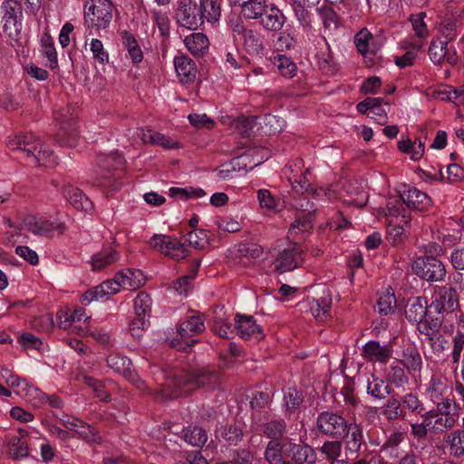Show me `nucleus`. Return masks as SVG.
I'll return each mask as SVG.
<instances>
[{
	"label": "nucleus",
	"instance_id": "nucleus-1",
	"mask_svg": "<svg viewBox=\"0 0 464 464\" xmlns=\"http://www.w3.org/2000/svg\"><path fill=\"white\" fill-rule=\"evenodd\" d=\"M218 378V372L214 366L176 370L152 392L158 400H172L188 395L191 391L201 386L215 383Z\"/></svg>",
	"mask_w": 464,
	"mask_h": 464
},
{
	"label": "nucleus",
	"instance_id": "nucleus-2",
	"mask_svg": "<svg viewBox=\"0 0 464 464\" xmlns=\"http://www.w3.org/2000/svg\"><path fill=\"white\" fill-rule=\"evenodd\" d=\"M8 147L32 163L44 167H53L57 163L52 150L32 134L14 137L8 141Z\"/></svg>",
	"mask_w": 464,
	"mask_h": 464
},
{
	"label": "nucleus",
	"instance_id": "nucleus-3",
	"mask_svg": "<svg viewBox=\"0 0 464 464\" xmlns=\"http://www.w3.org/2000/svg\"><path fill=\"white\" fill-rule=\"evenodd\" d=\"M3 32L11 39L17 41L22 31L23 7L15 0H5L0 6Z\"/></svg>",
	"mask_w": 464,
	"mask_h": 464
},
{
	"label": "nucleus",
	"instance_id": "nucleus-4",
	"mask_svg": "<svg viewBox=\"0 0 464 464\" xmlns=\"http://www.w3.org/2000/svg\"><path fill=\"white\" fill-rule=\"evenodd\" d=\"M411 269L416 276L428 282L442 281L447 273L444 264L435 256L417 257Z\"/></svg>",
	"mask_w": 464,
	"mask_h": 464
},
{
	"label": "nucleus",
	"instance_id": "nucleus-5",
	"mask_svg": "<svg viewBox=\"0 0 464 464\" xmlns=\"http://www.w3.org/2000/svg\"><path fill=\"white\" fill-rule=\"evenodd\" d=\"M204 329V321L202 320L201 316L192 315L179 324L177 330L179 338H173L170 340L169 346L179 351L187 352L188 348H190L198 342V340H186L194 336V334L202 333Z\"/></svg>",
	"mask_w": 464,
	"mask_h": 464
},
{
	"label": "nucleus",
	"instance_id": "nucleus-6",
	"mask_svg": "<svg viewBox=\"0 0 464 464\" xmlns=\"http://www.w3.org/2000/svg\"><path fill=\"white\" fill-rule=\"evenodd\" d=\"M54 119L59 125L56 133L58 141L68 147H73L77 143L76 121L73 116V109L65 108L54 114Z\"/></svg>",
	"mask_w": 464,
	"mask_h": 464
},
{
	"label": "nucleus",
	"instance_id": "nucleus-7",
	"mask_svg": "<svg viewBox=\"0 0 464 464\" xmlns=\"http://www.w3.org/2000/svg\"><path fill=\"white\" fill-rule=\"evenodd\" d=\"M177 23L185 28L196 30L204 23L198 3L193 0H180L176 11Z\"/></svg>",
	"mask_w": 464,
	"mask_h": 464
},
{
	"label": "nucleus",
	"instance_id": "nucleus-8",
	"mask_svg": "<svg viewBox=\"0 0 464 464\" xmlns=\"http://www.w3.org/2000/svg\"><path fill=\"white\" fill-rule=\"evenodd\" d=\"M459 307V295L456 288L450 285H444L437 288L435 299L430 305V308L438 314H452Z\"/></svg>",
	"mask_w": 464,
	"mask_h": 464
},
{
	"label": "nucleus",
	"instance_id": "nucleus-9",
	"mask_svg": "<svg viewBox=\"0 0 464 464\" xmlns=\"http://www.w3.org/2000/svg\"><path fill=\"white\" fill-rule=\"evenodd\" d=\"M347 420L340 414L332 411L321 412L316 420V428L320 432L332 438H342L347 428Z\"/></svg>",
	"mask_w": 464,
	"mask_h": 464
},
{
	"label": "nucleus",
	"instance_id": "nucleus-10",
	"mask_svg": "<svg viewBox=\"0 0 464 464\" xmlns=\"http://www.w3.org/2000/svg\"><path fill=\"white\" fill-rule=\"evenodd\" d=\"M150 246L175 260L185 258L188 253L178 239L165 235H155L149 241Z\"/></svg>",
	"mask_w": 464,
	"mask_h": 464
},
{
	"label": "nucleus",
	"instance_id": "nucleus-11",
	"mask_svg": "<svg viewBox=\"0 0 464 464\" xmlns=\"http://www.w3.org/2000/svg\"><path fill=\"white\" fill-rule=\"evenodd\" d=\"M85 17L92 26L105 28L112 20V4L109 0H92Z\"/></svg>",
	"mask_w": 464,
	"mask_h": 464
},
{
	"label": "nucleus",
	"instance_id": "nucleus-12",
	"mask_svg": "<svg viewBox=\"0 0 464 464\" xmlns=\"http://www.w3.org/2000/svg\"><path fill=\"white\" fill-rule=\"evenodd\" d=\"M24 225L30 232L34 235L53 237L54 232L62 235L65 229L63 223H57L48 220L44 218L35 216H27L24 219Z\"/></svg>",
	"mask_w": 464,
	"mask_h": 464
},
{
	"label": "nucleus",
	"instance_id": "nucleus-13",
	"mask_svg": "<svg viewBox=\"0 0 464 464\" xmlns=\"http://www.w3.org/2000/svg\"><path fill=\"white\" fill-rule=\"evenodd\" d=\"M27 434L26 430L19 429L5 436L4 441L7 448L8 455L12 459H18L28 456Z\"/></svg>",
	"mask_w": 464,
	"mask_h": 464
},
{
	"label": "nucleus",
	"instance_id": "nucleus-14",
	"mask_svg": "<svg viewBox=\"0 0 464 464\" xmlns=\"http://www.w3.org/2000/svg\"><path fill=\"white\" fill-rule=\"evenodd\" d=\"M303 262L302 250L298 245L294 244L290 248L280 252L275 261L276 269L280 273L292 271Z\"/></svg>",
	"mask_w": 464,
	"mask_h": 464
},
{
	"label": "nucleus",
	"instance_id": "nucleus-15",
	"mask_svg": "<svg viewBox=\"0 0 464 464\" xmlns=\"http://www.w3.org/2000/svg\"><path fill=\"white\" fill-rule=\"evenodd\" d=\"M314 214L313 212H308L297 218L290 225L288 238L293 240L294 244L299 245L301 242L305 240L306 234H308L314 227Z\"/></svg>",
	"mask_w": 464,
	"mask_h": 464
},
{
	"label": "nucleus",
	"instance_id": "nucleus-16",
	"mask_svg": "<svg viewBox=\"0 0 464 464\" xmlns=\"http://www.w3.org/2000/svg\"><path fill=\"white\" fill-rule=\"evenodd\" d=\"M392 345H381L378 341H370L366 343L362 351V356L371 362L386 363L392 357Z\"/></svg>",
	"mask_w": 464,
	"mask_h": 464
},
{
	"label": "nucleus",
	"instance_id": "nucleus-17",
	"mask_svg": "<svg viewBox=\"0 0 464 464\" xmlns=\"http://www.w3.org/2000/svg\"><path fill=\"white\" fill-rule=\"evenodd\" d=\"M236 328L240 337L260 341L265 337L262 328L251 315H236Z\"/></svg>",
	"mask_w": 464,
	"mask_h": 464
},
{
	"label": "nucleus",
	"instance_id": "nucleus-18",
	"mask_svg": "<svg viewBox=\"0 0 464 464\" xmlns=\"http://www.w3.org/2000/svg\"><path fill=\"white\" fill-rule=\"evenodd\" d=\"M343 438L345 450L352 453L357 454L364 444L362 428L356 422H348Z\"/></svg>",
	"mask_w": 464,
	"mask_h": 464
},
{
	"label": "nucleus",
	"instance_id": "nucleus-19",
	"mask_svg": "<svg viewBox=\"0 0 464 464\" xmlns=\"http://www.w3.org/2000/svg\"><path fill=\"white\" fill-rule=\"evenodd\" d=\"M401 198L405 205L417 211L427 210L430 206V198L428 195L416 188H409L401 193Z\"/></svg>",
	"mask_w": 464,
	"mask_h": 464
},
{
	"label": "nucleus",
	"instance_id": "nucleus-20",
	"mask_svg": "<svg viewBox=\"0 0 464 464\" xmlns=\"http://www.w3.org/2000/svg\"><path fill=\"white\" fill-rule=\"evenodd\" d=\"M259 19L264 28L276 32L282 29L285 17L277 6L274 4H269Z\"/></svg>",
	"mask_w": 464,
	"mask_h": 464
},
{
	"label": "nucleus",
	"instance_id": "nucleus-21",
	"mask_svg": "<svg viewBox=\"0 0 464 464\" xmlns=\"http://www.w3.org/2000/svg\"><path fill=\"white\" fill-rule=\"evenodd\" d=\"M427 311V301L422 297H416L408 301L405 316L409 321L419 324L426 319Z\"/></svg>",
	"mask_w": 464,
	"mask_h": 464
},
{
	"label": "nucleus",
	"instance_id": "nucleus-22",
	"mask_svg": "<svg viewBox=\"0 0 464 464\" xmlns=\"http://www.w3.org/2000/svg\"><path fill=\"white\" fill-rule=\"evenodd\" d=\"M175 70L180 82H192L196 79L197 69L193 61L187 56H179L174 60Z\"/></svg>",
	"mask_w": 464,
	"mask_h": 464
},
{
	"label": "nucleus",
	"instance_id": "nucleus-23",
	"mask_svg": "<svg viewBox=\"0 0 464 464\" xmlns=\"http://www.w3.org/2000/svg\"><path fill=\"white\" fill-rule=\"evenodd\" d=\"M64 197L77 210L90 212L93 208L92 202L82 195V192L75 187L67 186L63 189Z\"/></svg>",
	"mask_w": 464,
	"mask_h": 464
},
{
	"label": "nucleus",
	"instance_id": "nucleus-24",
	"mask_svg": "<svg viewBox=\"0 0 464 464\" xmlns=\"http://www.w3.org/2000/svg\"><path fill=\"white\" fill-rule=\"evenodd\" d=\"M289 452L293 464H313L316 459L314 450L308 445L290 443Z\"/></svg>",
	"mask_w": 464,
	"mask_h": 464
},
{
	"label": "nucleus",
	"instance_id": "nucleus-25",
	"mask_svg": "<svg viewBox=\"0 0 464 464\" xmlns=\"http://www.w3.org/2000/svg\"><path fill=\"white\" fill-rule=\"evenodd\" d=\"M107 364L110 368L118 373L122 374L131 382H136L138 379L130 371V361L119 354H111L107 358Z\"/></svg>",
	"mask_w": 464,
	"mask_h": 464
},
{
	"label": "nucleus",
	"instance_id": "nucleus-26",
	"mask_svg": "<svg viewBox=\"0 0 464 464\" xmlns=\"http://www.w3.org/2000/svg\"><path fill=\"white\" fill-rule=\"evenodd\" d=\"M116 278L119 280L123 289L136 290L142 285V273L139 270L126 269L124 271L118 272Z\"/></svg>",
	"mask_w": 464,
	"mask_h": 464
},
{
	"label": "nucleus",
	"instance_id": "nucleus-27",
	"mask_svg": "<svg viewBox=\"0 0 464 464\" xmlns=\"http://www.w3.org/2000/svg\"><path fill=\"white\" fill-rule=\"evenodd\" d=\"M198 7L204 20L212 23L217 22L221 14L218 0H198Z\"/></svg>",
	"mask_w": 464,
	"mask_h": 464
},
{
	"label": "nucleus",
	"instance_id": "nucleus-28",
	"mask_svg": "<svg viewBox=\"0 0 464 464\" xmlns=\"http://www.w3.org/2000/svg\"><path fill=\"white\" fill-rule=\"evenodd\" d=\"M425 17L426 14L424 12H420L416 14H411L410 18L415 34L420 39V41L411 44L413 49L416 50H419L422 47V40L425 39L429 34V31L424 22Z\"/></svg>",
	"mask_w": 464,
	"mask_h": 464
},
{
	"label": "nucleus",
	"instance_id": "nucleus-29",
	"mask_svg": "<svg viewBox=\"0 0 464 464\" xmlns=\"http://www.w3.org/2000/svg\"><path fill=\"white\" fill-rule=\"evenodd\" d=\"M184 44L193 55H199L208 49V39L201 33H193L185 38Z\"/></svg>",
	"mask_w": 464,
	"mask_h": 464
},
{
	"label": "nucleus",
	"instance_id": "nucleus-30",
	"mask_svg": "<svg viewBox=\"0 0 464 464\" xmlns=\"http://www.w3.org/2000/svg\"><path fill=\"white\" fill-rule=\"evenodd\" d=\"M331 304L332 299L329 295L322 296L317 300H314L311 304V312L314 317L321 322L326 321L331 317Z\"/></svg>",
	"mask_w": 464,
	"mask_h": 464
},
{
	"label": "nucleus",
	"instance_id": "nucleus-31",
	"mask_svg": "<svg viewBox=\"0 0 464 464\" xmlns=\"http://www.w3.org/2000/svg\"><path fill=\"white\" fill-rule=\"evenodd\" d=\"M242 15L249 20H256L262 17V14L267 6L266 0H246L239 5Z\"/></svg>",
	"mask_w": 464,
	"mask_h": 464
},
{
	"label": "nucleus",
	"instance_id": "nucleus-32",
	"mask_svg": "<svg viewBox=\"0 0 464 464\" xmlns=\"http://www.w3.org/2000/svg\"><path fill=\"white\" fill-rule=\"evenodd\" d=\"M121 39L122 44L125 49L128 51L132 63L134 64L140 63L143 59V53L138 44V41L128 31L121 33Z\"/></svg>",
	"mask_w": 464,
	"mask_h": 464
},
{
	"label": "nucleus",
	"instance_id": "nucleus-33",
	"mask_svg": "<svg viewBox=\"0 0 464 464\" xmlns=\"http://www.w3.org/2000/svg\"><path fill=\"white\" fill-rule=\"evenodd\" d=\"M241 40L244 48L248 53L257 54L264 48L261 34L256 30L250 29L245 32V35Z\"/></svg>",
	"mask_w": 464,
	"mask_h": 464
},
{
	"label": "nucleus",
	"instance_id": "nucleus-34",
	"mask_svg": "<svg viewBox=\"0 0 464 464\" xmlns=\"http://www.w3.org/2000/svg\"><path fill=\"white\" fill-rule=\"evenodd\" d=\"M450 454L456 458L464 456V430H456L450 432L446 440Z\"/></svg>",
	"mask_w": 464,
	"mask_h": 464
},
{
	"label": "nucleus",
	"instance_id": "nucleus-35",
	"mask_svg": "<svg viewBox=\"0 0 464 464\" xmlns=\"http://www.w3.org/2000/svg\"><path fill=\"white\" fill-rule=\"evenodd\" d=\"M286 429V424L284 420H272L264 423L262 431L264 434L270 438L272 440L279 441L283 438Z\"/></svg>",
	"mask_w": 464,
	"mask_h": 464
},
{
	"label": "nucleus",
	"instance_id": "nucleus-36",
	"mask_svg": "<svg viewBox=\"0 0 464 464\" xmlns=\"http://www.w3.org/2000/svg\"><path fill=\"white\" fill-rule=\"evenodd\" d=\"M118 260V253L111 247L106 248L92 257V267L94 270L102 269L107 266H111Z\"/></svg>",
	"mask_w": 464,
	"mask_h": 464
},
{
	"label": "nucleus",
	"instance_id": "nucleus-37",
	"mask_svg": "<svg viewBox=\"0 0 464 464\" xmlns=\"http://www.w3.org/2000/svg\"><path fill=\"white\" fill-rule=\"evenodd\" d=\"M367 392L374 398L384 399L390 394L391 387L383 380L372 375L368 379Z\"/></svg>",
	"mask_w": 464,
	"mask_h": 464
},
{
	"label": "nucleus",
	"instance_id": "nucleus-38",
	"mask_svg": "<svg viewBox=\"0 0 464 464\" xmlns=\"http://www.w3.org/2000/svg\"><path fill=\"white\" fill-rule=\"evenodd\" d=\"M320 451L324 454L328 459L333 460L331 464H348L344 460H338L342 452V442L339 440L325 441L320 448Z\"/></svg>",
	"mask_w": 464,
	"mask_h": 464
},
{
	"label": "nucleus",
	"instance_id": "nucleus-39",
	"mask_svg": "<svg viewBox=\"0 0 464 464\" xmlns=\"http://www.w3.org/2000/svg\"><path fill=\"white\" fill-rule=\"evenodd\" d=\"M372 41V35L366 29L361 30L354 37L356 48L362 54H366L368 53L374 54L376 53L372 43H371Z\"/></svg>",
	"mask_w": 464,
	"mask_h": 464
},
{
	"label": "nucleus",
	"instance_id": "nucleus-40",
	"mask_svg": "<svg viewBox=\"0 0 464 464\" xmlns=\"http://www.w3.org/2000/svg\"><path fill=\"white\" fill-rule=\"evenodd\" d=\"M458 18H444L438 26V31L440 35L444 38L443 41L450 42L453 41L457 36L458 28Z\"/></svg>",
	"mask_w": 464,
	"mask_h": 464
},
{
	"label": "nucleus",
	"instance_id": "nucleus-41",
	"mask_svg": "<svg viewBox=\"0 0 464 464\" xmlns=\"http://www.w3.org/2000/svg\"><path fill=\"white\" fill-rule=\"evenodd\" d=\"M442 318L436 317L428 319L420 322L417 324V329L420 334H424L428 341L430 340V337L435 336L438 333H440V328L441 326Z\"/></svg>",
	"mask_w": 464,
	"mask_h": 464
},
{
	"label": "nucleus",
	"instance_id": "nucleus-42",
	"mask_svg": "<svg viewBox=\"0 0 464 464\" xmlns=\"http://www.w3.org/2000/svg\"><path fill=\"white\" fill-rule=\"evenodd\" d=\"M395 305L396 299L394 294L387 290L386 293L379 297L375 309L381 315H388L393 312Z\"/></svg>",
	"mask_w": 464,
	"mask_h": 464
},
{
	"label": "nucleus",
	"instance_id": "nucleus-43",
	"mask_svg": "<svg viewBox=\"0 0 464 464\" xmlns=\"http://www.w3.org/2000/svg\"><path fill=\"white\" fill-rule=\"evenodd\" d=\"M185 440L192 446L201 447L208 439L207 432L200 427L188 428L184 433Z\"/></svg>",
	"mask_w": 464,
	"mask_h": 464
},
{
	"label": "nucleus",
	"instance_id": "nucleus-44",
	"mask_svg": "<svg viewBox=\"0 0 464 464\" xmlns=\"http://www.w3.org/2000/svg\"><path fill=\"white\" fill-rule=\"evenodd\" d=\"M41 45L43 48V53L48 59L50 63L51 68L57 67L58 60H57V53L56 50L53 45V41L51 37V35L47 33L44 34L41 39Z\"/></svg>",
	"mask_w": 464,
	"mask_h": 464
},
{
	"label": "nucleus",
	"instance_id": "nucleus-45",
	"mask_svg": "<svg viewBox=\"0 0 464 464\" xmlns=\"http://www.w3.org/2000/svg\"><path fill=\"white\" fill-rule=\"evenodd\" d=\"M447 46H448L447 41H442L441 39L433 40L430 43V45L429 48V54H430V60L434 63L440 64L444 61Z\"/></svg>",
	"mask_w": 464,
	"mask_h": 464
},
{
	"label": "nucleus",
	"instance_id": "nucleus-46",
	"mask_svg": "<svg viewBox=\"0 0 464 464\" xmlns=\"http://www.w3.org/2000/svg\"><path fill=\"white\" fill-rule=\"evenodd\" d=\"M274 64L284 77L292 78L296 73L297 68L295 63L285 55H277L275 57Z\"/></svg>",
	"mask_w": 464,
	"mask_h": 464
},
{
	"label": "nucleus",
	"instance_id": "nucleus-47",
	"mask_svg": "<svg viewBox=\"0 0 464 464\" xmlns=\"http://www.w3.org/2000/svg\"><path fill=\"white\" fill-rule=\"evenodd\" d=\"M266 459L269 464H283L282 444L276 440H270L266 446Z\"/></svg>",
	"mask_w": 464,
	"mask_h": 464
},
{
	"label": "nucleus",
	"instance_id": "nucleus-48",
	"mask_svg": "<svg viewBox=\"0 0 464 464\" xmlns=\"http://www.w3.org/2000/svg\"><path fill=\"white\" fill-rule=\"evenodd\" d=\"M382 414L388 420H395L403 417L401 401L394 397L389 398L382 409Z\"/></svg>",
	"mask_w": 464,
	"mask_h": 464
},
{
	"label": "nucleus",
	"instance_id": "nucleus-49",
	"mask_svg": "<svg viewBox=\"0 0 464 464\" xmlns=\"http://www.w3.org/2000/svg\"><path fill=\"white\" fill-rule=\"evenodd\" d=\"M151 307V299L150 295L144 292H140L134 299L135 314L138 316H150Z\"/></svg>",
	"mask_w": 464,
	"mask_h": 464
},
{
	"label": "nucleus",
	"instance_id": "nucleus-50",
	"mask_svg": "<svg viewBox=\"0 0 464 464\" xmlns=\"http://www.w3.org/2000/svg\"><path fill=\"white\" fill-rule=\"evenodd\" d=\"M206 193L202 188H169V196L171 198H179L182 200H187L191 198H201L205 196Z\"/></svg>",
	"mask_w": 464,
	"mask_h": 464
},
{
	"label": "nucleus",
	"instance_id": "nucleus-51",
	"mask_svg": "<svg viewBox=\"0 0 464 464\" xmlns=\"http://www.w3.org/2000/svg\"><path fill=\"white\" fill-rule=\"evenodd\" d=\"M124 160L118 153L104 155L99 157V165L103 169L110 171L111 169H119L123 166Z\"/></svg>",
	"mask_w": 464,
	"mask_h": 464
},
{
	"label": "nucleus",
	"instance_id": "nucleus-52",
	"mask_svg": "<svg viewBox=\"0 0 464 464\" xmlns=\"http://www.w3.org/2000/svg\"><path fill=\"white\" fill-rule=\"evenodd\" d=\"M186 241L196 249H203L208 245L207 233L202 229L188 232Z\"/></svg>",
	"mask_w": 464,
	"mask_h": 464
},
{
	"label": "nucleus",
	"instance_id": "nucleus-53",
	"mask_svg": "<svg viewBox=\"0 0 464 464\" xmlns=\"http://www.w3.org/2000/svg\"><path fill=\"white\" fill-rule=\"evenodd\" d=\"M76 434L88 443L102 442V438L99 436L98 431L84 421L81 424L80 429H77Z\"/></svg>",
	"mask_w": 464,
	"mask_h": 464
},
{
	"label": "nucleus",
	"instance_id": "nucleus-54",
	"mask_svg": "<svg viewBox=\"0 0 464 464\" xmlns=\"http://www.w3.org/2000/svg\"><path fill=\"white\" fill-rule=\"evenodd\" d=\"M404 204L405 203L401 198V194L400 195L399 198H390L387 204L388 213L386 215L390 217H394L395 218H398L401 215V218L403 219L404 223H407L408 220L406 219V216L404 214Z\"/></svg>",
	"mask_w": 464,
	"mask_h": 464
},
{
	"label": "nucleus",
	"instance_id": "nucleus-55",
	"mask_svg": "<svg viewBox=\"0 0 464 464\" xmlns=\"http://www.w3.org/2000/svg\"><path fill=\"white\" fill-rule=\"evenodd\" d=\"M403 363L410 370L420 371L422 365L420 353L415 349H408L403 353Z\"/></svg>",
	"mask_w": 464,
	"mask_h": 464
},
{
	"label": "nucleus",
	"instance_id": "nucleus-56",
	"mask_svg": "<svg viewBox=\"0 0 464 464\" xmlns=\"http://www.w3.org/2000/svg\"><path fill=\"white\" fill-rule=\"evenodd\" d=\"M318 12L325 28L331 30L337 27L338 17L332 7L323 6L318 9Z\"/></svg>",
	"mask_w": 464,
	"mask_h": 464
},
{
	"label": "nucleus",
	"instance_id": "nucleus-57",
	"mask_svg": "<svg viewBox=\"0 0 464 464\" xmlns=\"http://www.w3.org/2000/svg\"><path fill=\"white\" fill-rule=\"evenodd\" d=\"M213 331L221 338L229 339L234 333L231 323L226 319L217 318L214 322Z\"/></svg>",
	"mask_w": 464,
	"mask_h": 464
},
{
	"label": "nucleus",
	"instance_id": "nucleus-58",
	"mask_svg": "<svg viewBox=\"0 0 464 464\" xmlns=\"http://www.w3.org/2000/svg\"><path fill=\"white\" fill-rule=\"evenodd\" d=\"M457 422L455 414H438L433 428L440 432L452 429Z\"/></svg>",
	"mask_w": 464,
	"mask_h": 464
},
{
	"label": "nucleus",
	"instance_id": "nucleus-59",
	"mask_svg": "<svg viewBox=\"0 0 464 464\" xmlns=\"http://www.w3.org/2000/svg\"><path fill=\"white\" fill-rule=\"evenodd\" d=\"M97 287L98 293L101 294V297H104L117 294L120 291L121 287H122V285H121L119 280H117L115 276L112 279L104 281Z\"/></svg>",
	"mask_w": 464,
	"mask_h": 464
},
{
	"label": "nucleus",
	"instance_id": "nucleus-60",
	"mask_svg": "<svg viewBox=\"0 0 464 464\" xmlns=\"http://www.w3.org/2000/svg\"><path fill=\"white\" fill-rule=\"evenodd\" d=\"M429 344H430L432 352L438 355L446 352L449 347L448 340L442 336L440 332L438 333L437 334H435V336L430 337V340L429 341Z\"/></svg>",
	"mask_w": 464,
	"mask_h": 464
},
{
	"label": "nucleus",
	"instance_id": "nucleus-61",
	"mask_svg": "<svg viewBox=\"0 0 464 464\" xmlns=\"http://www.w3.org/2000/svg\"><path fill=\"white\" fill-rule=\"evenodd\" d=\"M453 347L451 358L453 363H458L460 360L461 353L464 349V333L458 331L453 337Z\"/></svg>",
	"mask_w": 464,
	"mask_h": 464
},
{
	"label": "nucleus",
	"instance_id": "nucleus-62",
	"mask_svg": "<svg viewBox=\"0 0 464 464\" xmlns=\"http://www.w3.org/2000/svg\"><path fill=\"white\" fill-rule=\"evenodd\" d=\"M150 323L147 319V316H138L133 319L130 324V331L132 336L140 338L141 336V333L149 326Z\"/></svg>",
	"mask_w": 464,
	"mask_h": 464
},
{
	"label": "nucleus",
	"instance_id": "nucleus-63",
	"mask_svg": "<svg viewBox=\"0 0 464 464\" xmlns=\"http://www.w3.org/2000/svg\"><path fill=\"white\" fill-rule=\"evenodd\" d=\"M401 402L405 408L409 409L412 412L421 413L424 411L421 401L412 393H408L403 396Z\"/></svg>",
	"mask_w": 464,
	"mask_h": 464
},
{
	"label": "nucleus",
	"instance_id": "nucleus-64",
	"mask_svg": "<svg viewBox=\"0 0 464 464\" xmlns=\"http://www.w3.org/2000/svg\"><path fill=\"white\" fill-rule=\"evenodd\" d=\"M256 123L255 117L240 116L236 121V129L244 136H248Z\"/></svg>",
	"mask_w": 464,
	"mask_h": 464
}]
</instances>
